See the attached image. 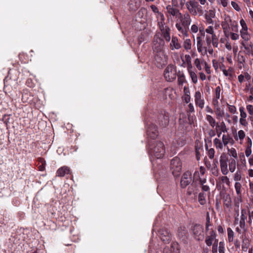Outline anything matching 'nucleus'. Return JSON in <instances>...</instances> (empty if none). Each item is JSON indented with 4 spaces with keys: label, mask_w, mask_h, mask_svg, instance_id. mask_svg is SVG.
<instances>
[{
    "label": "nucleus",
    "mask_w": 253,
    "mask_h": 253,
    "mask_svg": "<svg viewBox=\"0 0 253 253\" xmlns=\"http://www.w3.org/2000/svg\"><path fill=\"white\" fill-rule=\"evenodd\" d=\"M149 152L151 155H153L157 159L163 157L165 153V148L163 143L161 141H156L151 142L149 146Z\"/></svg>",
    "instance_id": "obj_1"
},
{
    "label": "nucleus",
    "mask_w": 253,
    "mask_h": 253,
    "mask_svg": "<svg viewBox=\"0 0 253 253\" xmlns=\"http://www.w3.org/2000/svg\"><path fill=\"white\" fill-rule=\"evenodd\" d=\"M147 133L149 137L155 139L158 136L157 128L153 124L147 125Z\"/></svg>",
    "instance_id": "obj_14"
},
{
    "label": "nucleus",
    "mask_w": 253,
    "mask_h": 253,
    "mask_svg": "<svg viewBox=\"0 0 253 253\" xmlns=\"http://www.w3.org/2000/svg\"><path fill=\"white\" fill-rule=\"evenodd\" d=\"M192 181V173L187 171L183 173L180 181V185L182 188H185Z\"/></svg>",
    "instance_id": "obj_9"
},
{
    "label": "nucleus",
    "mask_w": 253,
    "mask_h": 253,
    "mask_svg": "<svg viewBox=\"0 0 253 253\" xmlns=\"http://www.w3.org/2000/svg\"><path fill=\"white\" fill-rule=\"evenodd\" d=\"M194 100L196 105L203 109L205 105V101L202 98V94L200 91H196L194 94Z\"/></svg>",
    "instance_id": "obj_15"
},
{
    "label": "nucleus",
    "mask_w": 253,
    "mask_h": 253,
    "mask_svg": "<svg viewBox=\"0 0 253 253\" xmlns=\"http://www.w3.org/2000/svg\"><path fill=\"white\" fill-rule=\"evenodd\" d=\"M221 87L219 86H217L214 91V94L213 99H219L220 97Z\"/></svg>",
    "instance_id": "obj_41"
},
{
    "label": "nucleus",
    "mask_w": 253,
    "mask_h": 253,
    "mask_svg": "<svg viewBox=\"0 0 253 253\" xmlns=\"http://www.w3.org/2000/svg\"><path fill=\"white\" fill-rule=\"evenodd\" d=\"M215 114L217 120H220L223 116H224V112L223 110H221L219 106L216 108L215 110Z\"/></svg>",
    "instance_id": "obj_31"
},
{
    "label": "nucleus",
    "mask_w": 253,
    "mask_h": 253,
    "mask_svg": "<svg viewBox=\"0 0 253 253\" xmlns=\"http://www.w3.org/2000/svg\"><path fill=\"white\" fill-rule=\"evenodd\" d=\"M166 9L169 14L173 16H176V17L179 16L180 13L178 9L173 8L170 5L167 6Z\"/></svg>",
    "instance_id": "obj_19"
},
{
    "label": "nucleus",
    "mask_w": 253,
    "mask_h": 253,
    "mask_svg": "<svg viewBox=\"0 0 253 253\" xmlns=\"http://www.w3.org/2000/svg\"><path fill=\"white\" fill-rule=\"evenodd\" d=\"M172 4L177 7H180L182 8L185 4V0H172Z\"/></svg>",
    "instance_id": "obj_34"
},
{
    "label": "nucleus",
    "mask_w": 253,
    "mask_h": 253,
    "mask_svg": "<svg viewBox=\"0 0 253 253\" xmlns=\"http://www.w3.org/2000/svg\"><path fill=\"white\" fill-rule=\"evenodd\" d=\"M242 179V175L240 170H238L234 174V180L237 181H240Z\"/></svg>",
    "instance_id": "obj_54"
},
{
    "label": "nucleus",
    "mask_w": 253,
    "mask_h": 253,
    "mask_svg": "<svg viewBox=\"0 0 253 253\" xmlns=\"http://www.w3.org/2000/svg\"><path fill=\"white\" fill-rule=\"evenodd\" d=\"M247 110L249 114V116L253 115V105L249 104L246 106Z\"/></svg>",
    "instance_id": "obj_60"
},
{
    "label": "nucleus",
    "mask_w": 253,
    "mask_h": 253,
    "mask_svg": "<svg viewBox=\"0 0 253 253\" xmlns=\"http://www.w3.org/2000/svg\"><path fill=\"white\" fill-rule=\"evenodd\" d=\"M248 224L251 228H252V224L253 223V211H248Z\"/></svg>",
    "instance_id": "obj_40"
},
{
    "label": "nucleus",
    "mask_w": 253,
    "mask_h": 253,
    "mask_svg": "<svg viewBox=\"0 0 253 253\" xmlns=\"http://www.w3.org/2000/svg\"><path fill=\"white\" fill-rule=\"evenodd\" d=\"M219 163L222 173L224 175H227L228 173L227 160L226 158V156L224 153H222L220 157Z\"/></svg>",
    "instance_id": "obj_11"
},
{
    "label": "nucleus",
    "mask_w": 253,
    "mask_h": 253,
    "mask_svg": "<svg viewBox=\"0 0 253 253\" xmlns=\"http://www.w3.org/2000/svg\"><path fill=\"white\" fill-rule=\"evenodd\" d=\"M40 161L42 164L39 166V169L40 171H43L45 169V161L42 158L40 159Z\"/></svg>",
    "instance_id": "obj_57"
},
{
    "label": "nucleus",
    "mask_w": 253,
    "mask_h": 253,
    "mask_svg": "<svg viewBox=\"0 0 253 253\" xmlns=\"http://www.w3.org/2000/svg\"><path fill=\"white\" fill-rule=\"evenodd\" d=\"M203 226L200 224H196L194 226L193 232L196 239L200 240L201 238L203 237Z\"/></svg>",
    "instance_id": "obj_16"
},
{
    "label": "nucleus",
    "mask_w": 253,
    "mask_h": 253,
    "mask_svg": "<svg viewBox=\"0 0 253 253\" xmlns=\"http://www.w3.org/2000/svg\"><path fill=\"white\" fill-rule=\"evenodd\" d=\"M213 143L217 149H222L223 148V143L218 138H214L213 140Z\"/></svg>",
    "instance_id": "obj_38"
},
{
    "label": "nucleus",
    "mask_w": 253,
    "mask_h": 253,
    "mask_svg": "<svg viewBox=\"0 0 253 253\" xmlns=\"http://www.w3.org/2000/svg\"><path fill=\"white\" fill-rule=\"evenodd\" d=\"M188 71H189V74H190V77L191 78L192 82L194 84H196L198 81L197 75L196 74V73L194 72H193L192 71L190 70L189 69H188Z\"/></svg>",
    "instance_id": "obj_44"
},
{
    "label": "nucleus",
    "mask_w": 253,
    "mask_h": 253,
    "mask_svg": "<svg viewBox=\"0 0 253 253\" xmlns=\"http://www.w3.org/2000/svg\"><path fill=\"white\" fill-rule=\"evenodd\" d=\"M239 162L237 165L238 170H246L247 169V164L245 155L243 153H241L239 155Z\"/></svg>",
    "instance_id": "obj_12"
},
{
    "label": "nucleus",
    "mask_w": 253,
    "mask_h": 253,
    "mask_svg": "<svg viewBox=\"0 0 253 253\" xmlns=\"http://www.w3.org/2000/svg\"><path fill=\"white\" fill-rule=\"evenodd\" d=\"M159 120L161 119L160 124L162 126H165L169 124V118H168V116L161 115L159 117Z\"/></svg>",
    "instance_id": "obj_27"
},
{
    "label": "nucleus",
    "mask_w": 253,
    "mask_h": 253,
    "mask_svg": "<svg viewBox=\"0 0 253 253\" xmlns=\"http://www.w3.org/2000/svg\"><path fill=\"white\" fill-rule=\"evenodd\" d=\"M206 42L207 46H211V43L212 44V39L211 36L209 35H207L206 37Z\"/></svg>",
    "instance_id": "obj_56"
},
{
    "label": "nucleus",
    "mask_w": 253,
    "mask_h": 253,
    "mask_svg": "<svg viewBox=\"0 0 253 253\" xmlns=\"http://www.w3.org/2000/svg\"><path fill=\"white\" fill-rule=\"evenodd\" d=\"M240 34L241 38L245 42H248L251 39V36L249 34L248 30L240 31Z\"/></svg>",
    "instance_id": "obj_33"
},
{
    "label": "nucleus",
    "mask_w": 253,
    "mask_h": 253,
    "mask_svg": "<svg viewBox=\"0 0 253 253\" xmlns=\"http://www.w3.org/2000/svg\"><path fill=\"white\" fill-rule=\"evenodd\" d=\"M218 251L219 253H225V244L223 242H220L219 243Z\"/></svg>",
    "instance_id": "obj_51"
},
{
    "label": "nucleus",
    "mask_w": 253,
    "mask_h": 253,
    "mask_svg": "<svg viewBox=\"0 0 253 253\" xmlns=\"http://www.w3.org/2000/svg\"><path fill=\"white\" fill-rule=\"evenodd\" d=\"M155 64L158 67H162L167 63V56L165 51L154 52Z\"/></svg>",
    "instance_id": "obj_6"
},
{
    "label": "nucleus",
    "mask_w": 253,
    "mask_h": 253,
    "mask_svg": "<svg viewBox=\"0 0 253 253\" xmlns=\"http://www.w3.org/2000/svg\"><path fill=\"white\" fill-rule=\"evenodd\" d=\"M241 184L239 182H236L235 183V188L236 190V194L237 195V197L236 198V200L238 201V203L241 202Z\"/></svg>",
    "instance_id": "obj_21"
},
{
    "label": "nucleus",
    "mask_w": 253,
    "mask_h": 253,
    "mask_svg": "<svg viewBox=\"0 0 253 253\" xmlns=\"http://www.w3.org/2000/svg\"><path fill=\"white\" fill-rule=\"evenodd\" d=\"M214 154H215V151L213 148H211L208 150V155L209 159H213Z\"/></svg>",
    "instance_id": "obj_53"
},
{
    "label": "nucleus",
    "mask_w": 253,
    "mask_h": 253,
    "mask_svg": "<svg viewBox=\"0 0 253 253\" xmlns=\"http://www.w3.org/2000/svg\"><path fill=\"white\" fill-rule=\"evenodd\" d=\"M165 42L164 40L160 37V35L159 34H156L154 37L152 46L153 52L165 51Z\"/></svg>",
    "instance_id": "obj_4"
},
{
    "label": "nucleus",
    "mask_w": 253,
    "mask_h": 253,
    "mask_svg": "<svg viewBox=\"0 0 253 253\" xmlns=\"http://www.w3.org/2000/svg\"><path fill=\"white\" fill-rule=\"evenodd\" d=\"M248 216V211L245 209H242L241 211V216L240 219H247Z\"/></svg>",
    "instance_id": "obj_46"
},
{
    "label": "nucleus",
    "mask_w": 253,
    "mask_h": 253,
    "mask_svg": "<svg viewBox=\"0 0 253 253\" xmlns=\"http://www.w3.org/2000/svg\"><path fill=\"white\" fill-rule=\"evenodd\" d=\"M228 154L231 157H232L235 159L237 158L238 154L236 150L234 148H231L230 149H227Z\"/></svg>",
    "instance_id": "obj_36"
},
{
    "label": "nucleus",
    "mask_w": 253,
    "mask_h": 253,
    "mask_svg": "<svg viewBox=\"0 0 253 253\" xmlns=\"http://www.w3.org/2000/svg\"><path fill=\"white\" fill-rule=\"evenodd\" d=\"M185 5L188 11V12L193 16L198 15L201 16L204 13L202 7L196 0H189L187 1L185 3Z\"/></svg>",
    "instance_id": "obj_2"
},
{
    "label": "nucleus",
    "mask_w": 253,
    "mask_h": 253,
    "mask_svg": "<svg viewBox=\"0 0 253 253\" xmlns=\"http://www.w3.org/2000/svg\"><path fill=\"white\" fill-rule=\"evenodd\" d=\"M170 170L174 176H178L182 170V163L180 159L177 157L173 158L170 162Z\"/></svg>",
    "instance_id": "obj_3"
},
{
    "label": "nucleus",
    "mask_w": 253,
    "mask_h": 253,
    "mask_svg": "<svg viewBox=\"0 0 253 253\" xmlns=\"http://www.w3.org/2000/svg\"><path fill=\"white\" fill-rule=\"evenodd\" d=\"M159 236L162 241L165 243H169L172 239V235L167 229H161L159 231Z\"/></svg>",
    "instance_id": "obj_8"
},
{
    "label": "nucleus",
    "mask_w": 253,
    "mask_h": 253,
    "mask_svg": "<svg viewBox=\"0 0 253 253\" xmlns=\"http://www.w3.org/2000/svg\"><path fill=\"white\" fill-rule=\"evenodd\" d=\"M71 172L70 169L67 166H63L59 168L56 171V176L63 177Z\"/></svg>",
    "instance_id": "obj_18"
},
{
    "label": "nucleus",
    "mask_w": 253,
    "mask_h": 253,
    "mask_svg": "<svg viewBox=\"0 0 253 253\" xmlns=\"http://www.w3.org/2000/svg\"><path fill=\"white\" fill-rule=\"evenodd\" d=\"M206 120L209 122L210 125L211 127L213 128L216 126V121L210 115H207Z\"/></svg>",
    "instance_id": "obj_32"
},
{
    "label": "nucleus",
    "mask_w": 253,
    "mask_h": 253,
    "mask_svg": "<svg viewBox=\"0 0 253 253\" xmlns=\"http://www.w3.org/2000/svg\"><path fill=\"white\" fill-rule=\"evenodd\" d=\"M170 29H166L165 31L161 32V33H159L160 35V37H162L167 42H169L170 40Z\"/></svg>",
    "instance_id": "obj_22"
},
{
    "label": "nucleus",
    "mask_w": 253,
    "mask_h": 253,
    "mask_svg": "<svg viewBox=\"0 0 253 253\" xmlns=\"http://www.w3.org/2000/svg\"><path fill=\"white\" fill-rule=\"evenodd\" d=\"M239 123L240 124L244 127L247 126L249 124L246 118H240Z\"/></svg>",
    "instance_id": "obj_55"
},
{
    "label": "nucleus",
    "mask_w": 253,
    "mask_h": 253,
    "mask_svg": "<svg viewBox=\"0 0 253 253\" xmlns=\"http://www.w3.org/2000/svg\"><path fill=\"white\" fill-rule=\"evenodd\" d=\"M169 47L171 50H178L181 47L180 43L177 37L172 36L169 44Z\"/></svg>",
    "instance_id": "obj_17"
},
{
    "label": "nucleus",
    "mask_w": 253,
    "mask_h": 253,
    "mask_svg": "<svg viewBox=\"0 0 253 253\" xmlns=\"http://www.w3.org/2000/svg\"><path fill=\"white\" fill-rule=\"evenodd\" d=\"M179 85H182L186 82L185 76L182 72L179 71L177 74Z\"/></svg>",
    "instance_id": "obj_28"
},
{
    "label": "nucleus",
    "mask_w": 253,
    "mask_h": 253,
    "mask_svg": "<svg viewBox=\"0 0 253 253\" xmlns=\"http://www.w3.org/2000/svg\"><path fill=\"white\" fill-rule=\"evenodd\" d=\"M227 236H228V240L229 242H232L234 239V233L232 229L228 227L227 229Z\"/></svg>",
    "instance_id": "obj_35"
},
{
    "label": "nucleus",
    "mask_w": 253,
    "mask_h": 253,
    "mask_svg": "<svg viewBox=\"0 0 253 253\" xmlns=\"http://www.w3.org/2000/svg\"><path fill=\"white\" fill-rule=\"evenodd\" d=\"M232 139L231 137L229 135L223 134L222 137V141L224 146L227 145L230 140Z\"/></svg>",
    "instance_id": "obj_39"
},
{
    "label": "nucleus",
    "mask_w": 253,
    "mask_h": 253,
    "mask_svg": "<svg viewBox=\"0 0 253 253\" xmlns=\"http://www.w3.org/2000/svg\"><path fill=\"white\" fill-rule=\"evenodd\" d=\"M236 162L234 159H231L229 161V170L231 172H233L236 169Z\"/></svg>",
    "instance_id": "obj_30"
},
{
    "label": "nucleus",
    "mask_w": 253,
    "mask_h": 253,
    "mask_svg": "<svg viewBox=\"0 0 253 253\" xmlns=\"http://www.w3.org/2000/svg\"><path fill=\"white\" fill-rule=\"evenodd\" d=\"M208 134L210 136V138L206 139L208 140V142L209 143L211 144V138L215 135V132L214 130H212V129H210L209 130Z\"/></svg>",
    "instance_id": "obj_49"
},
{
    "label": "nucleus",
    "mask_w": 253,
    "mask_h": 253,
    "mask_svg": "<svg viewBox=\"0 0 253 253\" xmlns=\"http://www.w3.org/2000/svg\"><path fill=\"white\" fill-rule=\"evenodd\" d=\"M234 137L235 140H240V143L241 144L246 137V133L243 130H239L236 134H234Z\"/></svg>",
    "instance_id": "obj_20"
},
{
    "label": "nucleus",
    "mask_w": 253,
    "mask_h": 253,
    "mask_svg": "<svg viewBox=\"0 0 253 253\" xmlns=\"http://www.w3.org/2000/svg\"><path fill=\"white\" fill-rule=\"evenodd\" d=\"M191 41L189 39H186L183 42V47L185 50H188L191 48Z\"/></svg>",
    "instance_id": "obj_37"
},
{
    "label": "nucleus",
    "mask_w": 253,
    "mask_h": 253,
    "mask_svg": "<svg viewBox=\"0 0 253 253\" xmlns=\"http://www.w3.org/2000/svg\"><path fill=\"white\" fill-rule=\"evenodd\" d=\"M205 32L211 36L212 39V45L215 47H217L218 45V39L214 33L213 28L211 26L208 27L205 30Z\"/></svg>",
    "instance_id": "obj_13"
},
{
    "label": "nucleus",
    "mask_w": 253,
    "mask_h": 253,
    "mask_svg": "<svg viewBox=\"0 0 253 253\" xmlns=\"http://www.w3.org/2000/svg\"><path fill=\"white\" fill-rule=\"evenodd\" d=\"M221 183H226L229 185L230 184V180L229 178L226 176H222L218 178L216 180V186L218 187Z\"/></svg>",
    "instance_id": "obj_25"
},
{
    "label": "nucleus",
    "mask_w": 253,
    "mask_h": 253,
    "mask_svg": "<svg viewBox=\"0 0 253 253\" xmlns=\"http://www.w3.org/2000/svg\"><path fill=\"white\" fill-rule=\"evenodd\" d=\"M231 25L232 26V30L235 32H237L238 30V24L235 21L233 22L231 21Z\"/></svg>",
    "instance_id": "obj_62"
},
{
    "label": "nucleus",
    "mask_w": 253,
    "mask_h": 253,
    "mask_svg": "<svg viewBox=\"0 0 253 253\" xmlns=\"http://www.w3.org/2000/svg\"><path fill=\"white\" fill-rule=\"evenodd\" d=\"M196 41L197 50L198 52H201L204 48L203 46L202 37L200 36H198L196 38Z\"/></svg>",
    "instance_id": "obj_29"
},
{
    "label": "nucleus",
    "mask_w": 253,
    "mask_h": 253,
    "mask_svg": "<svg viewBox=\"0 0 253 253\" xmlns=\"http://www.w3.org/2000/svg\"><path fill=\"white\" fill-rule=\"evenodd\" d=\"M229 23H231V20L229 17L228 18H226L225 19V21L222 22L221 24V26L223 30V32L226 36L227 35V33L228 32Z\"/></svg>",
    "instance_id": "obj_23"
},
{
    "label": "nucleus",
    "mask_w": 253,
    "mask_h": 253,
    "mask_svg": "<svg viewBox=\"0 0 253 253\" xmlns=\"http://www.w3.org/2000/svg\"><path fill=\"white\" fill-rule=\"evenodd\" d=\"M205 197L206 195L204 193H199L198 196V200L201 205H203L206 203Z\"/></svg>",
    "instance_id": "obj_42"
},
{
    "label": "nucleus",
    "mask_w": 253,
    "mask_h": 253,
    "mask_svg": "<svg viewBox=\"0 0 253 253\" xmlns=\"http://www.w3.org/2000/svg\"><path fill=\"white\" fill-rule=\"evenodd\" d=\"M215 126L216 130L222 131L223 132H227L228 128L226 127L225 124L224 122H222L220 124L217 123Z\"/></svg>",
    "instance_id": "obj_26"
},
{
    "label": "nucleus",
    "mask_w": 253,
    "mask_h": 253,
    "mask_svg": "<svg viewBox=\"0 0 253 253\" xmlns=\"http://www.w3.org/2000/svg\"><path fill=\"white\" fill-rule=\"evenodd\" d=\"M5 86H8V85L12 86L14 88H16L17 86V82L15 80H11L8 77L5 78L4 80Z\"/></svg>",
    "instance_id": "obj_24"
},
{
    "label": "nucleus",
    "mask_w": 253,
    "mask_h": 253,
    "mask_svg": "<svg viewBox=\"0 0 253 253\" xmlns=\"http://www.w3.org/2000/svg\"><path fill=\"white\" fill-rule=\"evenodd\" d=\"M240 23L242 27V29L240 30V31L248 30L247 25L246 23V22L245 21V20L243 19H242L240 20Z\"/></svg>",
    "instance_id": "obj_52"
},
{
    "label": "nucleus",
    "mask_w": 253,
    "mask_h": 253,
    "mask_svg": "<svg viewBox=\"0 0 253 253\" xmlns=\"http://www.w3.org/2000/svg\"><path fill=\"white\" fill-rule=\"evenodd\" d=\"M231 5L232 6V7L236 11H239L241 10L240 7L239 6V5L235 1H231Z\"/></svg>",
    "instance_id": "obj_63"
},
{
    "label": "nucleus",
    "mask_w": 253,
    "mask_h": 253,
    "mask_svg": "<svg viewBox=\"0 0 253 253\" xmlns=\"http://www.w3.org/2000/svg\"><path fill=\"white\" fill-rule=\"evenodd\" d=\"M246 220L247 219H240L239 221L240 228L242 229L245 232L246 231Z\"/></svg>",
    "instance_id": "obj_45"
},
{
    "label": "nucleus",
    "mask_w": 253,
    "mask_h": 253,
    "mask_svg": "<svg viewBox=\"0 0 253 253\" xmlns=\"http://www.w3.org/2000/svg\"><path fill=\"white\" fill-rule=\"evenodd\" d=\"M177 72L176 67L173 65H169L164 71V77L168 82H172L176 79Z\"/></svg>",
    "instance_id": "obj_5"
},
{
    "label": "nucleus",
    "mask_w": 253,
    "mask_h": 253,
    "mask_svg": "<svg viewBox=\"0 0 253 253\" xmlns=\"http://www.w3.org/2000/svg\"><path fill=\"white\" fill-rule=\"evenodd\" d=\"M228 108L231 113L234 114L237 113V109L234 105H228Z\"/></svg>",
    "instance_id": "obj_58"
},
{
    "label": "nucleus",
    "mask_w": 253,
    "mask_h": 253,
    "mask_svg": "<svg viewBox=\"0 0 253 253\" xmlns=\"http://www.w3.org/2000/svg\"><path fill=\"white\" fill-rule=\"evenodd\" d=\"M186 234L185 230V227L183 226H180L177 230V235L179 237H182Z\"/></svg>",
    "instance_id": "obj_43"
},
{
    "label": "nucleus",
    "mask_w": 253,
    "mask_h": 253,
    "mask_svg": "<svg viewBox=\"0 0 253 253\" xmlns=\"http://www.w3.org/2000/svg\"><path fill=\"white\" fill-rule=\"evenodd\" d=\"M249 190L251 193V196L253 198V182L249 180Z\"/></svg>",
    "instance_id": "obj_64"
},
{
    "label": "nucleus",
    "mask_w": 253,
    "mask_h": 253,
    "mask_svg": "<svg viewBox=\"0 0 253 253\" xmlns=\"http://www.w3.org/2000/svg\"><path fill=\"white\" fill-rule=\"evenodd\" d=\"M30 94L29 93H24L22 97V100L23 102L29 103L32 101V98H29Z\"/></svg>",
    "instance_id": "obj_47"
},
{
    "label": "nucleus",
    "mask_w": 253,
    "mask_h": 253,
    "mask_svg": "<svg viewBox=\"0 0 253 253\" xmlns=\"http://www.w3.org/2000/svg\"><path fill=\"white\" fill-rule=\"evenodd\" d=\"M240 112V118H246L247 117V114L245 111V108L243 107H240L239 108Z\"/></svg>",
    "instance_id": "obj_48"
},
{
    "label": "nucleus",
    "mask_w": 253,
    "mask_h": 253,
    "mask_svg": "<svg viewBox=\"0 0 253 253\" xmlns=\"http://www.w3.org/2000/svg\"><path fill=\"white\" fill-rule=\"evenodd\" d=\"M194 65L199 70H202V66L201 65V61L199 58H196L194 61Z\"/></svg>",
    "instance_id": "obj_61"
},
{
    "label": "nucleus",
    "mask_w": 253,
    "mask_h": 253,
    "mask_svg": "<svg viewBox=\"0 0 253 253\" xmlns=\"http://www.w3.org/2000/svg\"><path fill=\"white\" fill-rule=\"evenodd\" d=\"M252 140L251 138L248 137L247 138V141L245 145V149H252Z\"/></svg>",
    "instance_id": "obj_50"
},
{
    "label": "nucleus",
    "mask_w": 253,
    "mask_h": 253,
    "mask_svg": "<svg viewBox=\"0 0 253 253\" xmlns=\"http://www.w3.org/2000/svg\"><path fill=\"white\" fill-rule=\"evenodd\" d=\"M178 17L179 19L180 22L184 27L187 28L190 25L192 19L190 15V13L188 12H186L183 14L181 13H180Z\"/></svg>",
    "instance_id": "obj_10"
},
{
    "label": "nucleus",
    "mask_w": 253,
    "mask_h": 253,
    "mask_svg": "<svg viewBox=\"0 0 253 253\" xmlns=\"http://www.w3.org/2000/svg\"><path fill=\"white\" fill-rule=\"evenodd\" d=\"M245 157L249 158L251 156H252V149H245Z\"/></svg>",
    "instance_id": "obj_59"
},
{
    "label": "nucleus",
    "mask_w": 253,
    "mask_h": 253,
    "mask_svg": "<svg viewBox=\"0 0 253 253\" xmlns=\"http://www.w3.org/2000/svg\"><path fill=\"white\" fill-rule=\"evenodd\" d=\"M217 234L215 231L211 229L210 232L206 236L205 243L206 245L210 247L212 244L218 242V240L216 239Z\"/></svg>",
    "instance_id": "obj_7"
}]
</instances>
